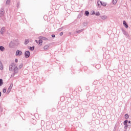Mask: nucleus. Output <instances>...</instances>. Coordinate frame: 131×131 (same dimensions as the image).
Returning a JSON list of instances; mask_svg holds the SVG:
<instances>
[{"instance_id": "1", "label": "nucleus", "mask_w": 131, "mask_h": 131, "mask_svg": "<svg viewBox=\"0 0 131 131\" xmlns=\"http://www.w3.org/2000/svg\"><path fill=\"white\" fill-rule=\"evenodd\" d=\"M18 70V68H17V66H16V64L15 63H12L10 66H9V70L10 71H16V70Z\"/></svg>"}, {"instance_id": "2", "label": "nucleus", "mask_w": 131, "mask_h": 131, "mask_svg": "<svg viewBox=\"0 0 131 131\" xmlns=\"http://www.w3.org/2000/svg\"><path fill=\"white\" fill-rule=\"evenodd\" d=\"M25 56L26 58H29L30 56V52L29 51H26L25 53Z\"/></svg>"}, {"instance_id": "3", "label": "nucleus", "mask_w": 131, "mask_h": 131, "mask_svg": "<svg viewBox=\"0 0 131 131\" xmlns=\"http://www.w3.org/2000/svg\"><path fill=\"white\" fill-rule=\"evenodd\" d=\"M16 56H21L22 55V51L17 50L16 52Z\"/></svg>"}, {"instance_id": "4", "label": "nucleus", "mask_w": 131, "mask_h": 131, "mask_svg": "<svg viewBox=\"0 0 131 131\" xmlns=\"http://www.w3.org/2000/svg\"><path fill=\"white\" fill-rule=\"evenodd\" d=\"M123 24L124 26L125 27V28H128V25H127V24L126 23V21H125V20H124L123 21Z\"/></svg>"}, {"instance_id": "5", "label": "nucleus", "mask_w": 131, "mask_h": 131, "mask_svg": "<svg viewBox=\"0 0 131 131\" xmlns=\"http://www.w3.org/2000/svg\"><path fill=\"white\" fill-rule=\"evenodd\" d=\"M12 88H13V84H11L10 86L9 87L8 90H7V92L10 93V92H11V91L12 90Z\"/></svg>"}, {"instance_id": "6", "label": "nucleus", "mask_w": 131, "mask_h": 131, "mask_svg": "<svg viewBox=\"0 0 131 131\" xmlns=\"http://www.w3.org/2000/svg\"><path fill=\"white\" fill-rule=\"evenodd\" d=\"M5 15V10H2L0 13V16L3 17Z\"/></svg>"}, {"instance_id": "7", "label": "nucleus", "mask_w": 131, "mask_h": 131, "mask_svg": "<svg viewBox=\"0 0 131 131\" xmlns=\"http://www.w3.org/2000/svg\"><path fill=\"white\" fill-rule=\"evenodd\" d=\"M49 48H50V46L49 45H45L43 47V49L45 51H48V50H49Z\"/></svg>"}, {"instance_id": "8", "label": "nucleus", "mask_w": 131, "mask_h": 131, "mask_svg": "<svg viewBox=\"0 0 131 131\" xmlns=\"http://www.w3.org/2000/svg\"><path fill=\"white\" fill-rule=\"evenodd\" d=\"M97 5H98V7H101V6H102V2L98 1L97 2Z\"/></svg>"}, {"instance_id": "9", "label": "nucleus", "mask_w": 131, "mask_h": 131, "mask_svg": "<svg viewBox=\"0 0 131 131\" xmlns=\"http://www.w3.org/2000/svg\"><path fill=\"white\" fill-rule=\"evenodd\" d=\"M0 69L1 70H4V66H3V63L1 61H0Z\"/></svg>"}, {"instance_id": "10", "label": "nucleus", "mask_w": 131, "mask_h": 131, "mask_svg": "<svg viewBox=\"0 0 131 131\" xmlns=\"http://www.w3.org/2000/svg\"><path fill=\"white\" fill-rule=\"evenodd\" d=\"M6 30V29L5 28H2L1 29V32L2 33V34H3V33H4V32H5V31Z\"/></svg>"}, {"instance_id": "11", "label": "nucleus", "mask_w": 131, "mask_h": 131, "mask_svg": "<svg viewBox=\"0 0 131 131\" xmlns=\"http://www.w3.org/2000/svg\"><path fill=\"white\" fill-rule=\"evenodd\" d=\"M38 45H39L40 46H42V40H39Z\"/></svg>"}, {"instance_id": "12", "label": "nucleus", "mask_w": 131, "mask_h": 131, "mask_svg": "<svg viewBox=\"0 0 131 131\" xmlns=\"http://www.w3.org/2000/svg\"><path fill=\"white\" fill-rule=\"evenodd\" d=\"M0 50H1V51H2V52H4V51H5V47H4L3 46H1Z\"/></svg>"}, {"instance_id": "13", "label": "nucleus", "mask_w": 131, "mask_h": 131, "mask_svg": "<svg viewBox=\"0 0 131 131\" xmlns=\"http://www.w3.org/2000/svg\"><path fill=\"white\" fill-rule=\"evenodd\" d=\"M117 1L118 0H113V4L114 5H116V4L117 3Z\"/></svg>"}, {"instance_id": "14", "label": "nucleus", "mask_w": 131, "mask_h": 131, "mask_svg": "<svg viewBox=\"0 0 131 131\" xmlns=\"http://www.w3.org/2000/svg\"><path fill=\"white\" fill-rule=\"evenodd\" d=\"M29 42V40L28 39H26L25 41V45H27Z\"/></svg>"}, {"instance_id": "15", "label": "nucleus", "mask_w": 131, "mask_h": 131, "mask_svg": "<svg viewBox=\"0 0 131 131\" xmlns=\"http://www.w3.org/2000/svg\"><path fill=\"white\" fill-rule=\"evenodd\" d=\"M85 15H86V16H89V15H90V12H89L88 11H86L85 12Z\"/></svg>"}, {"instance_id": "16", "label": "nucleus", "mask_w": 131, "mask_h": 131, "mask_svg": "<svg viewBox=\"0 0 131 131\" xmlns=\"http://www.w3.org/2000/svg\"><path fill=\"white\" fill-rule=\"evenodd\" d=\"M106 3H104V2H102V4H101V6H103V7H106Z\"/></svg>"}, {"instance_id": "17", "label": "nucleus", "mask_w": 131, "mask_h": 131, "mask_svg": "<svg viewBox=\"0 0 131 131\" xmlns=\"http://www.w3.org/2000/svg\"><path fill=\"white\" fill-rule=\"evenodd\" d=\"M128 121H127V120H125L124 121V125H126V124H127V122H128Z\"/></svg>"}, {"instance_id": "18", "label": "nucleus", "mask_w": 131, "mask_h": 131, "mask_svg": "<svg viewBox=\"0 0 131 131\" xmlns=\"http://www.w3.org/2000/svg\"><path fill=\"white\" fill-rule=\"evenodd\" d=\"M129 117V116L127 114L125 115V118H126V119H128Z\"/></svg>"}, {"instance_id": "19", "label": "nucleus", "mask_w": 131, "mask_h": 131, "mask_svg": "<svg viewBox=\"0 0 131 131\" xmlns=\"http://www.w3.org/2000/svg\"><path fill=\"white\" fill-rule=\"evenodd\" d=\"M10 3H11V1L10 0H7L6 1V5H10Z\"/></svg>"}, {"instance_id": "20", "label": "nucleus", "mask_w": 131, "mask_h": 131, "mask_svg": "<svg viewBox=\"0 0 131 131\" xmlns=\"http://www.w3.org/2000/svg\"><path fill=\"white\" fill-rule=\"evenodd\" d=\"M3 84V79H0V85L2 86V85Z\"/></svg>"}, {"instance_id": "21", "label": "nucleus", "mask_w": 131, "mask_h": 131, "mask_svg": "<svg viewBox=\"0 0 131 131\" xmlns=\"http://www.w3.org/2000/svg\"><path fill=\"white\" fill-rule=\"evenodd\" d=\"M22 67H23V64H21L19 66V69H21V68H22Z\"/></svg>"}, {"instance_id": "22", "label": "nucleus", "mask_w": 131, "mask_h": 131, "mask_svg": "<svg viewBox=\"0 0 131 131\" xmlns=\"http://www.w3.org/2000/svg\"><path fill=\"white\" fill-rule=\"evenodd\" d=\"M107 18V17L106 16H102L101 18L103 19V20H105V19H106Z\"/></svg>"}, {"instance_id": "23", "label": "nucleus", "mask_w": 131, "mask_h": 131, "mask_svg": "<svg viewBox=\"0 0 131 131\" xmlns=\"http://www.w3.org/2000/svg\"><path fill=\"white\" fill-rule=\"evenodd\" d=\"M95 15H96V16H100V12H97V13L95 14Z\"/></svg>"}, {"instance_id": "24", "label": "nucleus", "mask_w": 131, "mask_h": 131, "mask_svg": "<svg viewBox=\"0 0 131 131\" xmlns=\"http://www.w3.org/2000/svg\"><path fill=\"white\" fill-rule=\"evenodd\" d=\"M42 39H43L44 40H48V38L45 37H42Z\"/></svg>"}, {"instance_id": "25", "label": "nucleus", "mask_w": 131, "mask_h": 131, "mask_svg": "<svg viewBox=\"0 0 131 131\" xmlns=\"http://www.w3.org/2000/svg\"><path fill=\"white\" fill-rule=\"evenodd\" d=\"M7 90L6 89H4L3 90V93H6Z\"/></svg>"}, {"instance_id": "26", "label": "nucleus", "mask_w": 131, "mask_h": 131, "mask_svg": "<svg viewBox=\"0 0 131 131\" xmlns=\"http://www.w3.org/2000/svg\"><path fill=\"white\" fill-rule=\"evenodd\" d=\"M15 62L16 63H17V62H18V59H15Z\"/></svg>"}, {"instance_id": "27", "label": "nucleus", "mask_w": 131, "mask_h": 131, "mask_svg": "<svg viewBox=\"0 0 131 131\" xmlns=\"http://www.w3.org/2000/svg\"><path fill=\"white\" fill-rule=\"evenodd\" d=\"M60 34V36L63 35V32H61V33H60V34Z\"/></svg>"}, {"instance_id": "28", "label": "nucleus", "mask_w": 131, "mask_h": 131, "mask_svg": "<svg viewBox=\"0 0 131 131\" xmlns=\"http://www.w3.org/2000/svg\"><path fill=\"white\" fill-rule=\"evenodd\" d=\"M52 37H55V35H52Z\"/></svg>"}, {"instance_id": "29", "label": "nucleus", "mask_w": 131, "mask_h": 131, "mask_svg": "<svg viewBox=\"0 0 131 131\" xmlns=\"http://www.w3.org/2000/svg\"><path fill=\"white\" fill-rule=\"evenodd\" d=\"M35 41L37 43H38V41H37V40H36Z\"/></svg>"}, {"instance_id": "30", "label": "nucleus", "mask_w": 131, "mask_h": 131, "mask_svg": "<svg viewBox=\"0 0 131 131\" xmlns=\"http://www.w3.org/2000/svg\"><path fill=\"white\" fill-rule=\"evenodd\" d=\"M2 96V92H0V97Z\"/></svg>"}, {"instance_id": "31", "label": "nucleus", "mask_w": 131, "mask_h": 131, "mask_svg": "<svg viewBox=\"0 0 131 131\" xmlns=\"http://www.w3.org/2000/svg\"><path fill=\"white\" fill-rule=\"evenodd\" d=\"M31 50H34V48H31Z\"/></svg>"}, {"instance_id": "32", "label": "nucleus", "mask_w": 131, "mask_h": 131, "mask_svg": "<svg viewBox=\"0 0 131 131\" xmlns=\"http://www.w3.org/2000/svg\"><path fill=\"white\" fill-rule=\"evenodd\" d=\"M128 123H130V121H128Z\"/></svg>"}, {"instance_id": "33", "label": "nucleus", "mask_w": 131, "mask_h": 131, "mask_svg": "<svg viewBox=\"0 0 131 131\" xmlns=\"http://www.w3.org/2000/svg\"><path fill=\"white\" fill-rule=\"evenodd\" d=\"M92 14H95V12H93Z\"/></svg>"}]
</instances>
